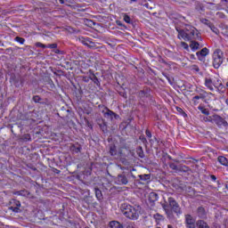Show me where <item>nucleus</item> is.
Returning <instances> with one entry per match:
<instances>
[{
	"label": "nucleus",
	"mask_w": 228,
	"mask_h": 228,
	"mask_svg": "<svg viewBox=\"0 0 228 228\" xmlns=\"http://www.w3.org/2000/svg\"><path fill=\"white\" fill-rule=\"evenodd\" d=\"M36 47H41L42 49H45V48H47V45H45L40 42H37V43H36Z\"/></svg>",
	"instance_id": "nucleus-30"
},
{
	"label": "nucleus",
	"mask_w": 228,
	"mask_h": 228,
	"mask_svg": "<svg viewBox=\"0 0 228 228\" xmlns=\"http://www.w3.org/2000/svg\"><path fill=\"white\" fill-rule=\"evenodd\" d=\"M46 47H48L49 49H56L58 47V45L51 44V45H46Z\"/></svg>",
	"instance_id": "nucleus-34"
},
{
	"label": "nucleus",
	"mask_w": 228,
	"mask_h": 228,
	"mask_svg": "<svg viewBox=\"0 0 228 228\" xmlns=\"http://www.w3.org/2000/svg\"><path fill=\"white\" fill-rule=\"evenodd\" d=\"M203 120L205 122H212V124H214V121H215V120H213V116L208 117V118H204Z\"/></svg>",
	"instance_id": "nucleus-31"
},
{
	"label": "nucleus",
	"mask_w": 228,
	"mask_h": 228,
	"mask_svg": "<svg viewBox=\"0 0 228 228\" xmlns=\"http://www.w3.org/2000/svg\"><path fill=\"white\" fill-rule=\"evenodd\" d=\"M218 162L223 165L224 167H228V160L227 158L224 157V156H220L217 159Z\"/></svg>",
	"instance_id": "nucleus-15"
},
{
	"label": "nucleus",
	"mask_w": 228,
	"mask_h": 228,
	"mask_svg": "<svg viewBox=\"0 0 228 228\" xmlns=\"http://www.w3.org/2000/svg\"><path fill=\"white\" fill-rule=\"evenodd\" d=\"M185 225L187 228H196V219L191 215H185Z\"/></svg>",
	"instance_id": "nucleus-8"
},
{
	"label": "nucleus",
	"mask_w": 228,
	"mask_h": 228,
	"mask_svg": "<svg viewBox=\"0 0 228 228\" xmlns=\"http://www.w3.org/2000/svg\"><path fill=\"white\" fill-rule=\"evenodd\" d=\"M159 199V196H158V193L156 192H151L149 194V200L151 202H156Z\"/></svg>",
	"instance_id": "nucleus-16"
},
{
	"label": "nucleus",
	"mask_w": 228,
	"mask_h": 228,
	"mask_svg": "<svg viewBox=\"0 0 228 228\" xmlns=\"http://www.w3.org/2000/svg\"><path fill=\"white\" fill-rule=\"evenodd\" d=\"M13 204H15L16 207H11V209L14 211V213H19L20 208V201L13 200Z\"/></svg>",
	"instance_id": "nucleus-14"
},
{
	"label": "nucleus",
	"mask_w": 228,
	"mask_h": 228,
	"mask_svg": "<svg viewBox=\"0 0 228 228\" xmlns=\"http://www.w3.org/2000/svg\"><path fill=\"white\" fill-rule=\"evenodd\" d=\"M209 28L211 29V31H213V33H215L216 35H218L220 33V30H218V28L216 27H215V25H209Z\"/></svg>",
	"instance_id": "nucleus-22"
},
{
	"label": "nucleus",
	"mask_w": 228,
	"mask_h": 228,
	"mask_svg": "<svg viewBox=\"0 0 228 228\" xmlns=\"http://www.w3.org/2000/svg\"><path fill=\"white\" fill-rule=\"evenodd\" d=\"M197 94L201 97V99H206V95H208V92L202 89L197 90Z\"/></svg>",
	"instance_id": "nucleus-21"
},
{
	"label": "nucleus",
	"mask_w": 228,
	"mask_h": 228,
	"mask_svg": "<svg viewBox=\"0 0 228 228\" xmlns=\"http://www.w3.org/2000/svg\"><path fill=\"white\" fill-rule=\"evenodd\" d=\"M226 102L228 103V100H226Z\"/></svg>",
	"instance_id": "nucleus-53"
},
{
	"label": "nucleus",
	"mask_w": 228,
	"mask_h": 228,
	"mask_svg": "<svg viewBox=\"0 0 228 228\" xmlns=\"http://www.w3.org/2000/svg\"><path fill=\"white\" fill-rule=\"evenodd\" d=\"M80 42L81 44H83V45H88V42H90V38H86V37H81L80 38Z\"/></svg>",
	"instance_id": "nucleus-24"
},
{
	"label": "nucleus",
	"mask_w": 228,
	"mask_h": 228,
	"mask_svg": "<svg viewBox=\"0 0 228 228\" xmlns=\"http://www.w3.org/2000/svg\"><path fill=\"white\" fill-rule=\"evenodd\" d=\"M169 167L170 168H172V170H177V165H175V163H171Z\"/></svg>",
	"instance_id": "nucleus-36"
},
{
	"label": "nucleus",
	"mask_w": 228,
	"mask_h": 228,
	"mask_svg": "<svg viewBox=\"0 0 228 228\" xmlns=\"http://www.w3.org/2000/svg\"><path fill=\"white\" fill-rule=\"evenodd\" d=\"M178 111H181V108L178 109Z\"/></svg>",
	"instance_id": "nucleus-50"
},
{
	"label": "nucleus",
	"mask_w": 228,
	"mask_h": 228,
	"mask_svg": "<svg viewBox=\"0 0 228 228\" xmlns=\"http://www.w3.org/2000/svg\"><path fill=\"white\" fill-rule=\"evenodd\" d=\"M212 120H214V124L218 126V127H227L228 123L224 119V118L218 116V115H213Z\"/></svg>",
	"instance_id": "nucleus-7"
},
{
	"label": "nucleus",
	"mask_w": 228,
	"mask_h": 228,
	"mask_svg": "<svg viewBox=\"0 0 228 228\" xmlns=\"http://www.w3.org/2000/svg\"><path fill=\"white\" fill-rule=\"evenodd\" d=\"M146 136H148V138H152V134L151 133L150 130H146Z\"/></svg>",
	"instance_id": "nucleus-38"
},
{
	"label": "nucleus",
	"mask_w": 228,
	"mask_h": 228,
	"mask_svg": "<svg viewBox=\"0 0 228 228\" xmlns=\"http://www.w3.org/2000/svg\"><path fill=\"white\" fill-rule=\"evenodd\" d=\"M192 102H193V104H194L195 106H197V104H199V101H198V100L192 101Z\"/></svg>",
	"instance_id": "nucleus-43"
},
{
	"label": "nucleus",
	"mask_w": 228,
	"mask_h": 228,
	"mask_svg": "<svg viewBox=\"0 0 228 228\" xmlns=\"http://www.w3.org/2000/svg\"><path fill=\"white\" fill-rule=\"evenodd\" d=\"M87 47H88L89 49H95V47H97V45H95V44L94 43V41H91V40L89 39V42L87 43Z\"/></svg>",
	"instance_id": "nucleus-26"
},
{
	"label": "nucleus",
	"mask_w": 228,
	"mask_h": 228,
	"mask_svg": "<svg viewBox=\"0 0 228 228\" xmlns=\"http://www.w3.org/2000/svg\"><path fill=\"white\" fill-rule=\"evenodd\" d=\"M178 38L180 40H185L186 42H191L193 40H202V37L199 33V30L195 27L187 25L183 29H177Z\"/></svg>",
	"instance_id": "nucleus-1"
},
{
	"label": "nucleus",
	"mask_w": 228,
	"mask_h": 228,
	"mask_svg": "<svg viewBox=\"0 0 228 228\" xmlns=\"http://www.w3.org/2000/svg\"><path fill=\"white\" fill-rule=\"evenodd\" d=\"M33 100L35 101V102H38V101H40V97L39 96H34Z\"/></svg>",
	"instance_id": "nucleus-40"
},
{
	"label": "nucleus",
	"mask_w": 228,
	"mask_h": 228,
	"mask_svg": "<svg viewBox=\"0 0 228 228\" xmlns=\"http://www.w3.org/2000/svg\"><path fill=\"white\" fill-rule=\"evenodd\" d=\"M146 95H147V93H145V91H140L139 92V96L145 97Z\"/></svg>",
	"instance_id": "nucleus-37"
},
{
	"label": "nucleus",
	"mask_w": 228,
	"mask_h": 228,
	"mask_svg": "<svg viewBox=\"0 0 228 228\" xmlns=\"http://www.w3.org/2000/svg\"><path fill=\"white\" fill-rule=\"evenodd\" d=\"M200 111L203 113V115H209V110L204 107H199Z\"/></svg>",
	"instance_id": "nucleus-25"
},
{
	"label": "nucleus",
	"mask_w": 228,
	"mask_h": 228,
	"mask_svg": "<svg viewBox=\"0 0 228 228\" xmlns=\"http://www.w3.org/2000/svg\"><path fill=\"white\" fill-rule=\"evenodd\" d=\"M224 1H225V3H228V0H224Z\"/></svg>",
	"instance_id": "nucleus-49"
},
{
	"label": "nucleus",
	"mask_w": 228,
	"mask_h": 228,
	"mask_svg": "<svg viewBox=\"0 0 228 228\" xmlns=\"http://www.w3.org/2000/svg\"><path fill=\"white\" fill-rule=\"evenodd\" d=\"M211 179H212V181H216V176L211 175Z\"/></svg>",
	"instance_id": "nucleus-45"
},
{
	"label": "nucleus",
	"mask_w": 228,
	"mask_h": 228,
	"mask_svg": "<svg viewBox=\"0 0 228 228\" xmlns=\"http://www.w3.org/2000/svg\"><path fill=\"white\" fill-rule=\"evenodd\" d=\"M191 49H192V51H197L198 49H200V44H199V42L197 41H191V45H190Z\"/></svg>",
	"instance_id": "nucleus-13"
},
{
	"label": "nucleus",
	"mask_w": 228,
	"mask_h": 228,
	"mask_svg": "<svg viewBox=\"0 0 228 228\" xmlns=\"http://www.w3.org/2000/svg\"><path fill=\"white\" fill-rule=\"evenodd\" d=\"M110 156H114V158H116L117 159H118V158H122V156H124V153L122 152V149H120L118 151H117L116 146H110Z\"/></svg>",
	"instance_id": "nucleus-9"
},
{
	"label": "nucleus",
	"mask_w": 228,
	"mask_h": 228,
	"mask_svg": "<svg viewBox=\"0 0 228 228\" xmlns=\"http://www.w3.org/2000/svg\"><path fill=\"white\" fill-rule=\"evenodd\" d=\"M110 228H124V226L117 221H111L110 223Z\"/></svg>",
	"instance_id": "nucleus-17"
},
{
	"label": "nucleus",
	"mask_w": 228,
	"mask_h": 228,
	"mask_svg": "<svg viewBox=\"0 0 228 228\" xmlns=\"http://www.w3.org/2000/svg\"><path fill=\"white\" fill-rule=\"evenodd\" d=\"M198 216L200 218H206V209L202 207H199L197 209Z\"/></svg>",
	"instance_id": "nucleus-12"
},
{
	"label": "nucleus",
	"mask_w": 228,
	"mask_h": 228,
	"mask_svg": "<svg viewBox=\"0 0 228 228\" xmlns=\"http://www.w3.org/2000/svg\"><path fill=\"white\" fill-rule=\"evenodd\" d=\"M194 70H196V72H199V70H200L199 67L194 66Z\"/></svg>",
	"instance_id": "nucleus-46"
},
{
	"label": "nucleus",
	"mask_w": 228,
	"mask_h": 228,
	"mask_svg": "<svg viewBox=\"0 0 228 228\" xmlns=\"http://www.w3.org/2000/svg\"><path fill=\"white\" fill-rule=\"evenodd\" d=\"M139 178L141 179V181H149V179H151V175H140Z\"/></svg>",
	"instance_id": "nucleus-23"
},
{
	"label": "nucleus",
	"mask_w": 228,
	"mask_h": 228,
	"mask_svg": "<svg viewBox=\"0 0 228 228\" xmlns=\"http://www.w3.org/2000/svg\"><path fill=\"white\" fill-rule=\"evenodd\" d=\"M71 151H72V152H76V153L80 152L81 151V147L72 146Z\"/></svg>",
	"instance_id": "nucleus-29"
},
{
	"label": "nucleus",
	"mask_w": 228,
	"mask_h": 228,
	"mask_svg": "<svg viewBox=\"0 0 228 228\" xmlns=\"http://www.w3.org/2000/svg\"><path fill=\"white\" fill-rule=\"evenodd\" d=\"M102 113L103 114V117L107 118V120H113V118H118V115H117L111 110L108 109V107H103Z\"/></svg>",
	"instance_id": "nucleus-6"
},
{
	"label": "nucleus",
	"mask_w": 228,
	"mask_h": 228,
	"mask_svg": "<svg viewBox=\"0 0 228 228\" xmlns=\"http://www.w3.org/2000/svg\"><path fill=\"white\" fill-rule=\"evenodd\" d=\"M126 228H135L133 224H129Z\"/></svg>",
	"instance_id": "nucleus-47"
},
{
	"label": "nucleus",
	"mask_w": 228,
	"mask_h": 228,
	"mask_svg": "<svg viewBox=\"0 0 228 228\" xmlns=\"http://www.w3.org/2000/svg\"><path fill=\"white\" fill-rule=\"evenodd\" d=\"M167 202L162 205L166 213L168 214L170 211H174L176 215H181V207H179V203L174 198H168Z\"/></svg>",
	"instance_id": "nucleus-3"
},
{
	"label": "nucleus",
	"mask_w": 228,
	"mask_h": 228,
	"mask_svg": "<svg viewBox=\"0 0 228 228\" xmlns=\"http://www.w3.org/2000/svg\"><path fill=\"white\" fill-rule=\"evenodd\" d=\"M201 22H203V24H206V26H208V28H209L210 25L213 24V23H211L210 21H208L207 19H203V20H201Z\"/></svg>",
	"instance_id": "nucleus-33"
},
{
	"label": "nucleus",
	"mask_w": 228,
	"mask_h": 228,
	"mask_svg": "<svg viewBox=\"0 0 228 228\" xmlns=\"http://www.w3.org/2000/svg\"><path fill=\"white\" fill-rule=\"evenodd\" d=\"M178 111H181V108L178 109Z\"/></svg>",
	"instance_id": "nucleus-51"
},
{
	"label": "nucleus",
	"mask_w": 228,
	"mask_h": 228,
	"mask_svg": "<svg viewBox=\"0 0 228 228\" xmlns=\"http://www.w3.org/2000/svg\"><path fill=\"white\" fill-rule=\"evenodd\" d=\"M198 228H209V224L202 220H200L198 221Z\"/></svg>",
	"instance_id": "nucleus-20"
},
{
	"label": "nucleus",
	"mask_w": 228,
	"mask_h": 228,
	"mask_svg": "<svg viewBox=\"0 0 228 228\" xmlns=\"http://www.w3.org/2000/svg\"><path fill=\"white\" fill-rule=\"evenodd\" d=\"M137 154L139 156V158H143V150L142 148H140L138 151H137Z\"/></svg>",
	"instance_id": "nucleus-32"
},
{
	"label": "nucleus",
	"mask_w": 228,
	"mask_h": 228,
	"mask_svg": "<svg viewBox=\"0 0 228 228\" xmlns=\"http://www.w3.org/2000/svg\"><path fill=\"white\" fill-rule=\"evenodd\" d=\"M67 1H69V0H59V3L61 4H65V3H67Z\"/></svg>",
	"instance_id": "nucleus-41"
},
{
	"label": "nucleus",
	"mask_w": 228,
	"mask_h": 228,
	"mask_svg": "<svg viewBox=\"0 0 228 228\" xmlns=\"http://www.w3.org/2000/svg\"><path fill=\"white\" fill-rule=\"evenodd\" d=\"M117 184H127L129 181L127 180V176L126 175H118L116 178Z\"/></svg>",
	"instance_id": "nucleus-10"
},
{
	"label": "nucleus",
	"mask_w": 228,
	"mask_h": 228,
	"mask_svg": "<svg viewBox=\"0 0 228 228\" xmlns=\"http://www.w3.org/2000/svg\"><path fill=\"white\" fill-rule=\"evenodd\" d=\"M124 20L126 22V24H131V17H129V15L125 14Z\"/></svg>",
	"instance_id": "nucleus-28"
},
{
	"label": "nucleus",
	"mask_w": 228,
	"mask_h": 228,
	"mask_svg": "<svg viewBox=\"0 0 228 228\" xmlns=\"http://www.w3.org/2000/svg\"><path fill=\"white\" fill-rule=\"evenodd\" d=\"M93 77L94 78H92V79H93V81H94V83H95V81H98L97 77H95V75H93Z\"/></svg>",
	"instance_id": "nucleus-42"
},
{
	"label": "nucleus",
	"mask_w": 228,
	"mask_h": 228,
	"mask_svg": "<svg viewBox=\"0 0 228 228\" xmlns=\"http://www.w3.org/2000/svg\"><path fill=\"white\" fill-rule=\"evenodd\" d=\"M200 99H203L202 97H200V95H196L192 98V101H199Z\"/></svg>",
	"instance_id": "nucleus-39"
},
{
	"label": "nucleus",
	"mask_w": 228,
	"mask_h": 228,
	"mask_svg": "<svg viewBox=\"0 0 228 228\" xmlns=\"http://www.w3.org/2000/svg\"><path fill=\"white\" fill-rule=\"evenodd\" d=\"M25 139L26 140H31V137L29 136V134H27V135H25Z\"/></svg>",
	"instance_id": "nucleus-44"
},
{
	"label": "nucleus",
	"mask_w": 228,
	"mask_h": 228,
	"mask_svg": "<svg viewBox=\"0 0 228 228\" xmlns=\"http://www.w3.org/2000/svg\"><path fill=\"white\" fill-rule=\"evenodd\" d=\"M224 63V52L220 49H216L213 53V67L214 69H220Z\"/></svg>",
	"instance_id": "nucleus-4"
},
{
	"label": "nucleus",
	"mask_w": 228,
	"mask_h": 228,
	"mask_svg": "<svg viewBox=\"0 0 228 228\" xmlns=\"http://www.w3.org/2000/svg\"><path fill=\"white\" fill-rule=\"evenodd\" d=\"M15 42H19V44L23 45L24 42H26V39H24V38H22V37H15Z\"/></svg>",
	"instance_id": "nucleus-27"
},
{
	"label": "nucleus",
	"mask_w": 228,
	"mask_h": 228,
	"mask_svg": "<svg viewBox=\"0 0 228 228\" xmlns=\"http://www.w3.org/2000/svg\"><path fill=\"white\" fill-rule=\"evenodd\" d=\"M95 197L98 200H102V191L99 188H94Z\"/></svg>",
	"instance_id": "nucleus-18"
},
{
	"label": "nucleus",
	"mask_w": 228,
	"mask_h": 228,
	"mask_svg": "<svg viewBox=\"0 0 228 228\" xmlns=\"http://www.w3.org/2000/svg\"><path fill=\"white\" fill-rule=\"evenodd\" d=\"M122 213L130 220H138L140 216V207H133L131 205H123Z\"/></svg>",
	"instance_id": "nucleus-2"
},
{
	"label": "nucleus",
	"mask_w": 228,
	"mask_h": 228,
	"mask_svg": "<svg viewBox=\"0 0 228 228\" xmlns=\"http://www.w3.org/2000/svg\"><path fill=\"white\" fill-rule=\"evenodd\" d=\"M182 47H183V49H185L186 51H188V49H190V46L185 43V42H182L181 43Z\"/></svg>",
	"instance_id": "nucleus-35"
},
{
	"label": "nucleus",
	"mask_w": 228,
	"mask_h": 228,
	"mask_svg": "<svg viewBox=\"0 0 228 228\" xmlns=\"http://www.w3.org/2000/svg\"><path fill=\"white\" fill-rule=\"evenodd\" d=\"M196 54L199 58V60H202V58H206V56H208V54H209V49L205 47V48L201 49L200 52H197Z\"/></svg>",
	"instance_id": "nucleus-11"
},
{
	"label": "nucleus",
	"mask_w": 228,
	"mask_h": 228,
	"mask_svg": "<svg viewBox=\"0 0 228 228\" xmlns=\"http://www.w3.org/2000/svg\"><path fill=\"white\" fill-rule=\"evenodd\" d=\"M131 1H133L134 3H136L137 0H131Z\"/></svg>",
	"instance_id": "nucleus-48"
},
{
	"label": "nucleus",
	"mask_w": 228,
	"mask_h": 228,
	"mask_svg": "<svg viewBox=\"0 0 228 228\" xmlns=\"http://www.w3.org/2000/svg\"><path fill=\"white\" fill-rule=\"evenodd\" d=\"M205 86L210 90V92H215V88H218L219 86H222V83H217L213 81V79L209 77L205 78Z\"/></svg>",
	"instance_id": "nucleus-5"
},
{
	"label": "nucleus",
	"mask_w": 228,
	"mask_h": 228,
	"mask_svg": "<svg viewBox=\"0 0 228 228\" xmlns=\"http://www.w3.org/2000/svg\"><path fill=\"white\" fill-rule=\"evenodd\" d=\"M226 102L228 103V100H226Z\"/></svg>",
	"instance_id": "nucleus-52"
},
{
	"label": "nucleus",
	"mask_w": 228,
	"mask_h": 228,
	"mask_svg": "<svg viewBox=\"0 0 228 228\" xmlns=\"http://www.w3.org/2000/svg\"><path fill=\"white\" fill-rule=\"evenodd\" d=\"M14 195H20L21 197H28V195H29V192L26 190H22V191H15Z\"/></svg>",
	"instance_id": "nucleus-19"
}]
</instances>
